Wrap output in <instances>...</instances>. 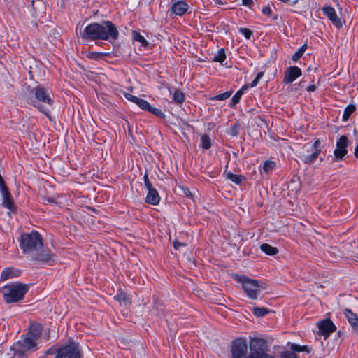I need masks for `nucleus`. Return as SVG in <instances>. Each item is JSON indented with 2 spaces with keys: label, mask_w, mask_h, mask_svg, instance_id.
I'll return each mask as SVG.
<instances>
[{
  "label": "nucleus",
  "mask_w": 358,
  "mask_h": 358,
  "mask_svg": "<svg viewBox=\"0 0 358 358\" xmlns=\"http://www.w3.org/2000/svg\"><path fill=\"white\" fill-rule=\"evenodd\" d=\"M119 32L115 24L110 21H103L101 23H92L87 25L83 32V39L106 40L115 41L118 38Z\"/></svg>",
  "instance_id": "nucleus-1"
},
{
  "label": "nucleus",
  "mask_w": 358,
  "mask_h": 358,
  "mask_svg": "<svg viewBox=\"0 0 358 358\" xmlns=\"http://www.w3.org/2000/svg\"><path fill=\"white\" fill-rule=\"evenodd\" d=\"M28 290V285L17 282L5 285L1 289V292L4 301L11 303L22 300Z\"/></svg>",
  "instance_id": "nucleus-2"
},
{
  "label": "nucleus",
  "mask_w": 358,
  "mask_h": 358,
  "mask_svg": "<svg viewBox=\"0 0 358 358\" xmlns=\"http://www.w3.org/2000/svg\"><path fill=\"white\" fill-rule=\"evenodd\" d=\"M20 246L24 254H34L43 248V238L37 231L22 234L20 236Z\"/></svg>",
  "instance_id": "nucleus-3"
},
{
  "label": "nucleus",
  "mask_w": 358,
  "mask_h": 358,
  "mask_svg": "<svg viewBox=\"0 0 358 358\" xmlns=\"http://www.w3.org/2000/svg\"><path fill=\"white\" fill-rule=\"evenodd\" d=\"M320 139L316 140L313 143H308L303 145L299 152V157L305 164H310L313 163L321 152L320 149Z\"/></svg>",
  "instance_id": "nucleus-4"
},
{
  "label": "nucleus",
  "mask_w": 358,
  "mask_h": 358,
  "mask_svg": "<svg viewBox=\"0 0 358 358\" xmlns=\"http://www.w3.org/2000/svg\"><path fill=\"white\" fill-rule=\"evenodd\" d=\"M237 280L242 284L243 289L250 299H256L257 298L262 289L257 280L244 275L239 276Z\"/></svg>",
  "instance_id": "nucleus-5"
},
{
  "label": "nucleus",
  "mask_w": 358,
  "mask_h": 358,
  "mask_svg": "<svg viewBox=\"0 0 358 358\" xmlns=\"http://www.w3.org/2000/svg\"><path fill=\"white\" fill-rule=\"evenodd\" d=\"M55 353V358H81L79 346L75 342L60 346L57 348Z\"/></svg>",
  "instance_id": "nucleus-6"
},
{
  "label": "nucleus",
  "mask_w": 358,
  "mask_h": 358,
  "mask_svg": "<svg viewBox=\"0 0 358 358\" xmlns=\"http://www.w3.org/2000/svg\"><path fill=\"white\" fill-rule=\"evenodd\" d=\"M250 354L249 357H256L262 355H267L265 351L267 349L266 341L264 338H252L249 343Z\"/></svg>",
  "instance_id": "nucleus-7"
},
{
  "label": "nucleus",
  "mask_w": 358,
  "mask_h": 358,
  "mask_svg": "<svg viewBox=\"0 0 358 358\" xmlns=\"http://www.w3.org/2000/svg\"><path fill=\"white\" fill-rule=\"evenodd\" d=\"M248 344L245 338L235 340L231 345L232 358H249L247 355Z\"/></svg>",
  "instance_id": "nucleus-8"
},
{
  "label": "nucleus",
  "mask_w": 358,
  "mask_h": 358,
  "mask_svg": "<svg viewBox=\"0 0 358 358\" xmlns=\"http://www.w3.org/2000/svg\"><path fill=\"white\" fill-rule=\"evenodd\" d=\"M336 148L334 155L336 161H341L348 153V138L345 136H341L336 142Z\"/></svg>",
  "instance_id": "nucleus-9"
},
{
  "label": "nucleus",
  "mask_w": 358,
  "mask_h": 358,
  "mask_svg": "<svg viewBox=\"0 0 358 358\" xmlns=\"http://www.w3.org/2000/svg\"><path fill=\"white\" fill-rule=\"evenodd\" d=\"M31 92L34 94V96L38 101L47 103L50 106L53 104L54 101L47 89L41 86H37L32 89Z\"/></svg>",
  "instance_id": "nucleus-10"
},
{
  "label": "nucleus",
  "mask_w": 358,
  "mask_h": 358,
  "mask_svg": "<svg viewBox=\"0 0 358 358\" xmlns=\"http://www.w3.org/2000/svg\"><path fill=\"white\" fill-rule=\"evenodd\" d=\"M317 327L319 328V334L324 336L325 338L336 329V326L330 319H326L319 322Z\"/></svg>",
  "instance_id": "nucleus-11"
},
{
  "label": "nucleus",
  "mask_w": 358,
  "mask_h": 358,
  "mask_svg": "<svg viewBox=\"0 0 358 358\" xmlns=\"http://www.w3.org/2000/svg\"><path fill=\"white\" fill-rule=\"evenodd\" d=\"M20 348L17 350H22L25 353L31 350H34L36 348V340L29 335L27 334L22 337V339L17 343Z\"/></svg>",
  "instance_id": "nucleus-12"
},
{
  "label": "nucleus",
  "mask_w": 358,
  "mask_h": 358,
  "mask_svg": "<svg viewBox=\"0 0 358 358\" xmlns=\"http://www.w3.org/2000/svg\"><path fill=\"white\" fill-rule=\"evenodd\" d=\"M324 14L332 22L336 28H341L343 25L341 18L337 15L334 8L331 6H324L322 8Z\"/></svg>",
  "instance_id": "nucleus-13"
},
{
  "label": "nucleus",
  "mask_w": 358,
  "mask_h": 358,
  "mask_svg": "<svg viewBox=\"0 0 358 358\" xmlns=\"http://www.w3.org/2000/svg\"><path fill=\"white\" fill-rule=\"evenodd\" d=\"M301 76V70L296 66H289L284 73L283 82L285 83H292L297 78Z\"/></svg>",
  "instance_id": "nucleus-14"
},
{
  "label": "nucleus",
  "mask_w": 358,
  "mask_h": 358,
  "mask_svg": "<svg viewBox=\"0 0 358 358\" xmlns=\"http://www.w3.org/2000/svg\"><path fill=\"white\" fill-rule=\"evenodd\" d=\"M33 259L43 263H48L53 261L54 255L50 250L41 249L38 252H34L32 254Z\"/></svg>",
  "instance_id": "nucleus-15"
},
{
  "label": "nucleus",
  "mask_w": 358,
  "mask_h": 358,
  "mask_svg": "<svg viewBox=\"0 0 358 358\" xmlns=\"http://www.w3.org/2000/svg\"><path fill=\"white\" fill-rule=\"evenodd\" d=\"M189 8V6L184 1L175 2L171 6V12L176 15L181 16L184 15Z\"/></svg>",
  "instance_id": "nucleus-16"
},
{
  "label": "nucleus",
  "mask_w": 358,
  "mask_h": 358,
  "mask_svg": "<svg viewBox=\"0 0 358 358\" xmlns=\"http://www.w3.org/2000/svg\"><path fill=\"white\" fill-rule=\"evenodd\" d=\"M20 274L21 271L20 270L10 267L5 268L2 271L0 279L1 280L4 281L8 279L18 277L20 275Z\"/></svg>",
  "instance_id": "nucleus-17"
},
{
  "label": "nucleus",
  "mask_w": 358,
  "mask_h": 358,
  "mask_svg": "<svg viewBox=\"0 0 358 358\" xmlns=\"http://www.w3.org/2000/svg\"><path fill=\"white\" fill-rule=\"evenodd\" d=\"M148 194L145 198L146 203L152 205H157L160 201V197L158 192L155 188L148 189Z\"/></svg>",
  "instance_id": "nucleus-18"
},
{
  "label": "nucleus",
  "mask_w": 358,
  "mask_h": 358,
  "mask_svg": "<svg viewBox=\"0 0 358 358\" xmlns=\"http://www.w3.org/2000/svg\"><path fill=\"white\" fill-rule=\"evenodd\" d=\"M224 175L227 179L236 185H242L243 182L246 181V177L243 175L234 174L230 171H225Z\"/></svg>",
  "instance_id": "nucleus-19"
},
{
  "label": "nucleus",
  "mask_w": 358,
  "mask_h": 358,
  "mask_svg": "<svg viewBox=\"0 0 358 358\" xmlns=\"http://www.w3.org/2000/svg\"><path fill=\"white\" fill-rule=\"evenodd\" d=\"M345 316L348 319L349 323L352 327L358 331V317L352 313L350 309H345L344 311Z\"/></svg>",
  "instance_id": "nucleus-20"
},
{
  "label": "nucleus",
  "mask_w": 358,
  "mask_h": 358,
  "mask_svg": "<svg viewBox=\"0 0 358 358\" xmlns=\"http://www.w3.org/2000/svg\"><path fill=\"white\" fill-rule=\"evenodd\" d=\"M114 299L119 301L121 303L124 305H130L131 303V301L130 297L124 292L120 291L115 296Z\"/></svg>",
  "instance_id": "nucleus-21"
},
{
  "label": "nucleus",
  "mask_w": 358,
  "mask_h": 358,
  "mask_svg": "<svg viewBox=\"0 0 358 358\" xmlns=\"http://www.w3.org/2000/svg\"><path fill=\"white\" fill-rule=\"evenodd\" d=\"M260 249L264 253L268 255H274L278 252V250L275 247H273L268 243H263L260 246Z\"/></svg>",
  "instance_id": "nucleus-22"
},
{
  "label": "nucleus",
  "mask_w": 358,
  "mask_h": 358,
  "mask_svg": "<svg viewBox=\"0 0 358 358\" xmlns=\"http://www.w3.org/2000/svg\"><path fill=\"white\" fill-rule=\"evenodd\" d=\"M248 88V86H243L232 97L231 100V103L229 104L230 107H234L235 105L239 103L241 98L243 94V91Z\"/></svg>",
  "instance_id": "nucleus-23"
},
{
  "label": "nucleus",
  "mask_w": 358,
  "mask_h": 358,
  "mask_svg": "<svg viewBox=\"0 0 358 358\" xmlns=\"http://www.w3.org/2000/svg\"><path fill=\"white\" fill-rule=\"evenodd\" d=\"M356 110V106L353 104L348 105L344 110L343 115V121L348 120L350 115Z\"/></svg>",
  "instance_id": "nucleus-24"
},
{
  "label": "nucleus",
  "mask_w": 358,
  "mask_h": 358,
  "mask_svg": "<svg viewBox=\"0 0 358 358\" xmlns=\"http://www.w3.org/2000/svg\"><path fill=\"white\" fill-rule=\"evenodd\" d=\"M41 334V327L40 326L33 325L27 334L37 340L40 337Z\"/></svg>",
  "instance_id": "nucleus-25"
},
{
  "label": "nucleus",
  "mask_w": 358,
  "mask_h": 358,
  "mask_svg": "<svg viewBox=\"0 0 358 358\" xmlns=\"http://www.w3.org/2000/svg\"><path fill=\"white\" fill-rule=\"evenodd\" d=\"M268 313L269 310L264 307H255L252 309V313L258 317H264Z\"/></svg>",
  "instance_id": "nucleus-26"
},
{
  "label": "nucleus",
  "mask_w": 358,
  "mask_h": 358,
  "mask_svg": "<svg viewBox=\"0 0 358 358\" xmlns=\"http://www.w3.org/2000/svg\"><path fill=\"white\" fill-rule=\"evenodd\" d=\"M134 40L141 43V45L146 47L148 45V42L145 38L138 31H134L132 33Z\"/></svg>",
  "instance_id": "nucleus-27"
},
{
  "label": "nucleus",
  "mask_w": 358,
  "mask_h": 358,
  "mask_svg": "<svg viewBox=\"0 0 358 358\" xmlns=\"http://www.w3.org/2000/svg\"><path fill=\"white\" fill-rule=\"evenodd\" d=\"M307 49V45H303L293 55L292 59L294 62L298 61L301 57L303 55L304 52Z\"/></svg>",
  "instance_id": "nucleus-28"
},
{
  "label": "nucleus",
  "mask_w": 358,
  "mask_h": 358,
  "mask_svg": "<svg viewBox=\"0 0 358 358\" xmlns=\"http://www.w3.org/2000/svg\"><path fill=\"white\" fill-rule=\"evenodd\" d=\"M173 101L177 103H182L185 101L184 94L178 90H176L173 96Z\"/></svg>",
  "instance_id": "nucleus-29"
},
{
  "label": "nucleus",
  "mask_w": 358,
  "mask_h": 358,
  "mask_svg": "<svg viewBox=\"0 0 358 358\" xmlns=\"http://www.w3.org/2000/svg\"><path fill=\"white\" fill-rule=\"evenodd\" d=\"M201 147L205 150H208L211 147V141L208 135L203 134L201 136Z\"/></svg>",
  "instance_id": "nucleus-30"
},
{
  "label": "nucleus",
  "mask_w": 358,
  "mask_h": 358,
  "mask_svg": "<svg viewBox=\"0 0 358 358\" xmlns=\"http://www.w3.org/2000/svg\"><path fill=\"white\" fill-rule=\"evenodd\" d=\"M225 59H226V55H225L224 50L223 48H221L218 50L217 55H215L213 60L214 62H217L222 63L224 62V60Z\"/></svg>",
  "instance_id": "nucleus-31"
},
{
  "label": "nucleus",
  "mask_w": 358,
  "mask_h": 358,
  "mask_svg": "<svg viewBox=\"0 0 358 358\" xmlns=\"http://www.w3.org/2000/svg\"><path fill=\"white\" fill-rule=\"evenodd\" d=\"M147 111L155 115L158 117H160L162 119L165 118L164 113L160 109L154 108V107L151 106L150 105L149 108L147 110Z\"/></svg>",
  "instance_id": "nucleus-32"
},
{
  "label": "nucleus",
  "mask_w": 358,
  "mask_h": 358,
  "mask_svg": "<svg viewBox=\"0 0 358 358\" xmlns=\"http://www.w3.org/2000/svg\"><path fill=\"white\" fill-rule=\"evenodd\" d=\"M136 104L142 110H146L149 108L150 104L149 103L142 99L138 98L137 101L136 102Z\"/></svg>",
  "instance_id": "nucleus-33"
},
{
  "label": "nucleus",
  "mask_w": 358,
  "mask_h": 358,
  "mask_svg": "<svg viewBox=\"0 0 358 358\" xmlns=\"http://www.w3.org/2000/svg\"><path fill=\"white\" fill-rule=\"evenodd\" d=\"M232 94L231 91H227L224 93L220 94L218 95H216L215 97L213 98V100H219L222 101L225 100L231 96Z\"/></svg>",
  "instance_id": "nucleus-34"
},
{
  "label": "nucleus",
  "mask_w": 358,
  "mask_h": 358,
  "mask_svg": "<svg viewBox=\"0 0 358 358\" xmlns=\"http://www.w3.org/2000/svg\"><path fill=\"white\" fill-rule=\"evenodd\" d=\"M275 166V163L272 161H266L263 166V169L266 173L272 171Z\"/></svg>",
  "instance_id": "nucleus-35"
},
{
  "label": "nucleus",
  "mask_w": 358,
  "mask_h": 358,
  "mask_svg": "<svg viewBox=\"0 0 358 358\" xmlns=\"http://www.w3.org/2000/svg\"><path fill=\"white\" fill-rule=\"evenodd\" d=\"M291 349L295 352H309L308 347L306 345H299L297 344H292Z\"/></svg>",
  "instance_id": "nucleus-36"
},
{
  "label": "nucleus",
  "mask_w": 358,
  "mask_h": 358,
  "mask_svg": "<svg viewBox=\"0 0 358 358\" xmlns=\"http://www.w3.org/2000/svg\"><path fill=\"white\" fill-rule=\"evenodd\" d=\"M263 75H264L263 72H259L257 73L256 78L253 80V81L251 83H250L249 85H246L245 86H248V87H254L257 86L259 80L263 76Z\"/></svg>",
  "instance_id": "nucleus-37"
},
{
  "label": "nucleus",
  "mask_w": 358,
  "mask_h": 358,
  "mask_svg": "<svg viewBox=\"0 0 358 358\" xmlns=\"http://www.w3.org/2000/svg\"><path fill=\"white\" fill-rule=\"evenodd\" d=\"M239 31L240 33H241L247 39H250V37L252 36V31L248 29V28H245V27H241L239 29Z\"/></svg>",
  "instance_id": "nucleus-38"
},
{
  "label": "nucleus",
  "mask_w": 358,
  "mask_h": 358,
  "mask_svg": "<svg viewBox=\"0 0 358 358\" xmlns=\"http://www.w3.org/2000/svg\"><path fill=\"white\" fill-rule=\"evenodd\" d=\"M106 54L96 52H90L87 54V57L90 59H96L99 58L102 55H105Z\"/></svg>",
  "instance_id": "nucleus-39"
},
{
  "label": "nucleus",
  "mask_w": 358,
  "mask_h": 358,
  "mask_svg": "<svg viewBox=\"0 0 358 358\" xmlns=\"http://www.w3.org/2000/svg\"><path fill=\"white\" fill-rule=\"evenodd\" d=\"M143 180H144L145 186L147 189H151V188L153 187L152 184H151V182L149 180L148 174L147 172L143 176Z\"/></svg>",
  "instance_id": "nucleus-40"
},
{
  "label": "nucleus",
  "mask_w": 358,
  "mask_h": 358,
  "mask_svg": "<svg viewBox=\"0 0 358 358\" xmlns=\"http://www.w3.org/2000/svg\"><path fill=\"white\" fill-rule=\"evenodd\" d=\"M124 96L127 99H128L130 101L134 102V103H136V102L137 101V100L138 99V97L135 96L129 93H125Z\"/></svg>",
  "instance_id": "nucleus-41"
},
{
  "label": "nucleus",
  "mask_w": 358,
  "mask_h": 358,
  "mask_svg": "<svg viewBox=\"0 0 358 358\" xmlns=\"http://www.w3.org/2000/svg\"><path fill=\"white\" fill-rule=\"evenodd\" d=\"M33 106H34V107L38 108V110H39L41 112L43 113L45 115H47L48 117H49V115H48L49 110L45 109L44 107L41 106L38 103H33Z\"/></svg>",
  "instance_id": "nucleus-42"
},
{
  "label": "nucleus",
  "mask_w": 358,
  "mask_h": 358,
  "mask_svg": "<svg viewBox=\"0 0 358 358\" xmlns=\"http://www.w3.org/2000/svg\"><path fill=\"white\" fill-rule=\"evenodd\" d=\"M262 12L264 15L269 16L271 14V8L269 6H265L262 8Z\"/></svg>",
  "instance_id": "nucleus-43"
},
{
  "label": "nucleus",
  "mask_w": 358,
  "mask_h": 358,
  "mask_svg": "<svg viewBox=\"0 0 358 358\" xmlns=\"http://www.w3.org/2000/svg\"><path fill=\"white\" fill-rule=\"evenodd\" d=\"M15 355L17 358H27L25 353H24V352L22 350H16Z\"/></svg>",
  "instance_id": "nucleus-44"
},
{
  "label": "nucleus",
  "mask_w": 358,
  "mask_h": 358,
  "mask_svg": "<svg viewBox=\"0 0 358 358\" xmlns=\"http://www.w3.org/2000/svg\"><path fill=\"white\" fill-rule=\"evenodd\" d=\"M243 5L251 8L253 4L252 0H242Z\"/></svg>",
  "instance_id": "nucleus-45"
},
{
  "label": "nucleus",
  "mask_w": 358,
  "mask_h": 358,
  "mask_svg": "<svg viewBox=\"0 0 358 358\" xmlns=\"http://www.w3.org/2000/svg\"><path fill=\"white\" fill-rule=\"evenodd\" d=\"M185 245H186V244H185V243H180V242H178V241H175V242L173 243V248H174L176 250L179 249V248H180V246H185Z\"/></svg>",
  "instance_id": "nucleus-46"
},
{
  "label": "nucleus",
  "mask_w": 358,
  "mask_h": 358,
  "mask_svg": "<svg viewBox=\"0 0 358 358\" xmlns=\"http://www.w3.org/2000/svg\"><path fill=\"white\" fill-rule=\"evenodd\" d=\"M249 358H275L273 356L271 355H262L260 356L253 357H249Z\"/></svg>",
  "instance_id": "nucleus-47"
},
{
  "label": "nucleus",
  "mask_w": 358,
  "mask_h": 358,
  "mask_svg": "<svg viewBox=\"0 0 358 358\" xmlns=\"http://www.w3.org/2000/svg\"><path fill=\"white\" fill-rule=\"evenodd\" d=\"M306 90L310 92H313L316 90V86L315 85H310L307 87Z\"/></svg>",
  "instance_id": "nucleus-48"
},
{
  "label": "nucleus",
  "mask_w": 358,
  "mask_h": 358,
  "mask_svg": "<svg viewBox=\"0 0 358 358\" xmlns=\"http://www.w3.org/2000/svg\"><path fill=\"white\" fill-rule=\"evenodd\" d=\"M56 350L57 349L55 347H52L50 349L47 350L46 354L50 355V354L53 353V351L55 352Z\"/></svg>",
  "instance_id": "nucleus-49"
},
{
  "label": "nucleus",
  "mask_w": 358,
  "mask_h": 358,
  "mask_svg": "<svg viewBox=\"0 0 358 358\" xmlns=\"http://www.w3.org/2000/svg\"><path fill=\"white\" fill-rule=\"evenodd\" d=\"M354 154H355V156L357 158H358V145H357L356 146V148H355V152H354Z\"/></svg>",
  "instance_id": "nucleus-50"
},
{
  "label": "nucleus",
  "mask_w": 358,
  "mask_h": 358,
  "mask_svg": "<svg viewBox=\"0 0 358 358\" xmlns=\"http://www.w3.org/2000/svg\"><path fill=\"white\" fill-rule=\"evenodd\" d=\"M47 201H48L49 203H54L55 202V199H52V198H47Z\"/></svg>",
  "instance_id": "nucleus-51"
},
{
  "label": "nucleus",
  "mask_w": 358,
  "mask_h": 358,
  "mask_svg": "<svg viewBox=\"0 0 358 358\" xmlns=\"http://www.w3.org/2000/svg\"><path fill=\"white\" fill-rule=\"evenodd\" d=\"M297 3H298V0H294V1H292V5H295Z\"/></svg>",
  "instance_id": "nucleus-52"
},
{
  "label": "nucleus",
  "mask_w": 358,
  "mask_h": 358,
  "mask_svg": "<svg viewBox=\"0 0 358 358\" xmlns=\"http://www.w3.org/2000/svg\"><path fill=\"white\" fill-rule=\"evenodd\" d=\"M11 358H13V357H11Z\"/></svg>",
  "instance_id": "nucleus-53"
}]
</instances>
